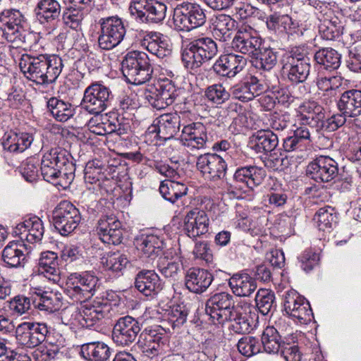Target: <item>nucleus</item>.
Masks as SVG:
<instances>
[{"label":"nucleus","mask_w":361,"mask_h":361,"mask_svg":"<svg viewBox=\"0 0 361 361\" xmlns=\"http://www.w3.org/2000/svg\"><path fill=\"white\" fill-rule=\"evenodd\" d=\"M19 66L25 77L36 83L44 85L54 82L61 73L63 61L57 55L23 54Z\"/></svg>","instance_id":"obj_1"},{"label":"nucleus","mask_w":361,"mask_h":361,"mask_svg":"<svg viewBox=\"0 0 361 361\" xmlns=\"http://www.w3.org/2000/svg\"><path fill=\"white\" fill-rule=\"evenodd\" d=\"M218 53L216 42L211 37H201L186 43L181 50V60L185 68L195 71Z\"/></svg>","instance_id":"obj_2"},{"label":"nucleus","mask_w":361,"mask_h":361,"mask_svg":"<svg viewBox=\"0 0 361 361\" xmlns=\"http://www.w3.org/2000/svg\"><path fill=\"white\" fill-rule=\"evenodd\" d=\"M123 75L130 83L141 85L149 81L153 73L147 54L134 51L126 54L121 63Z\"/></svg>","instance_id":"obj_3"},{"label":"nucleus","mask_w":361,"mask_h":361,"mask_svg":"<svg viewBox=\"0 0 361 361\" xmlns=\"http://www.w3.org/2000/svg\"><path fill=\"white\" fill-rule=\"evenodd\" d=\"M281 71L295 84L305 82L310 71V59L298 47L285 53L281 61Z\"/></svg>","instance_id":"obj_4"},{"label":"nucleus","mask_w":361,"mask_h":361,"mask_svg":"<svg viewBox=\"0 0 361 361\" xmlns=\"http://www.w3.org/2000/svg\"><path fill=\"white\" fill-rule=\"evenodd\" d=\"M66 285L68 296L75 302H82L95 294L101 283L93 271H84L70 274Z\"/></svg>","instance_id":"obj_5"},{"label":"nucleus","mask_w":361,"mask_h":361,"mask_svg":"<svg viewBox=\"0 0 361 361\" xmlns=\"http://www.w3.org/2000/svg\"><path fill=\"white\" fill-rule=\"evenodd\" d=\"M204 9L197 4L183 2L173 10V23L179 31L188 32L202 26L206 23Z\"/></svg>","instance_id":"obj_6"},{"label":"nucleus","mask_w":361,"mask_h":361,"mask_svg":"<svg viewBox=\"0 0 361 361\" xmlns=\"http://www.w3.org/2000/svg\"><path fill=\"white\" fill-rule=\"evenodd\" d=\"M113 97L109 87L94 82L85 90L80 106L91 114L98 115L111 106Z\"/></svg>","instance_id":"obj_7"},{"label":"nucleus","mask_w":361,"mask_h":361,"mask_svg":"<svg viewBox=\"0 0 361 361\" xmlns=\"http://www.w3.org/2000/svg\"><path fill=\"white\" fill-rule=\"evenodd\" d=\"M98 44L101 49L110 50L117 47L124 39L126 29L121 18L117 16L102 18Z\"/></svg>","instance_id":"obj_8"},{"label":"nucleus","mask_w":361,"mask_h":361,"mask_svg":"<svg viewBox=\"0 0 361 361\" xmlns=\"http://www.w3.org/2000/svg\"><path fill=\"white\" fill-rule=\"evenodd\" d=\"M53 224L61 235L71 233L81 221L79 210L69 201L60 202L53 211Z\"/></svg>","instance_id":"obj_9"},{"label":"nucleus","mask_w":361,"mask_h":361,"mask_svg":"<svg viewBox=\"0 0 361 361\" xmlns=\"http://www.w3.org/2000/svg\"><path fill=\"white\" fill-rule=\"evenodd\" d=\"M23 23L25 18L18 10L6 9L0 12V30L8 42L18 43L25 41Z\"/></svg>","instance_id":"obj_10"},{"label":"nucleus","mask_w":361,"mask_h":361,"mask_svg":"<svg viewBox=\"0 0 361 361\" xmlns=\"http://www.w3.org/2000/svg\"><path fill=\"white\" fill-rule=\"evenodd\" d=\"M262 45V39L258 32L247 24L238 27L231 42L233 51L251 57L257 54Z\"/></svg>","instance_id":"obj_11"},{"label":"nucleus","mask_w":361,"mask_h":361,"mask_svg":"<svg viewBox=\"0 0 361 361\" xmlns=\"http://www.w3.org/2000/svg\"><path fill=\"white\" fill-rule=\"evenodd\" d=\"M49 331L45 323L23 322L16 329V338L19 344L26 348H33L42 343L48 336Z\"/></svg>","instance_id":"obj_12"},{"label":"nucleus","mask_w":361,"mask_h":361,"mask_svg":"<svg viewBox=\"0 0 361 361\" xmlns=\"http://www.w3.org/2000/svg\"><path fill=\"white\" fill-rule=\"evenodd\" d=\"M283 310L290 317L301 324H307L313 317L309 302L295 290H289L283 296Z\"/></svg>","instance_id":"obj_13"},{"label":"nucleus","mask_w":361,"mask_h":361,"mask_svg":"<svg viewBox=\"0 0 361 361\" xmlns=\"http://www.w3.org/2000/svg\"><path fill=\"white\" fill-rule=\"evenodd\" d=\"M69 159H73L71 154L66 149L56 147L45 153L41 161V174L43 178L50 183L56 180V175Z\"/></svg>","instance_id":"obj_14"},{"label":"nucleus","mask_w":361,"mask_h":361,"mask_svg":"<svg viewBox=\"0 0 361 361\" xmlns=\"http://www.w3.org/2000/svg\"><path fill=\"white\" fill-rule=\"evenodd\" d=\"M61 8L56 0H39L37 4L36 18L48 35L54 34L60 24Z\"/></svg>","instance_id":"obj_15"},{"label":"nucleus","mask_w":361,"mask_h":361,"mask_svg":"<svg viewBox=\"0 0 361 361\" xmlns=\"http://www.w3.org/2000/svg\"><path fill=\"white\" fill-rule=\"evenodd\" d=\"M234 307L233 296L227 292H220L207 300L205 311L214 322L216 321L218 324H224Z\"/></svg>","instance_id":"obj_16"},{"label":"nucleus","mask_w":361,"mask_h":361,"mask_svg":"<svg viewBox=\"0 0 361 361\" xmlns=\"http://www.w3.org/2000/svg\"><path fill=\"white\" fill-rule=\"evenodd\" d=\"M196 167L204 178L213 181L223 179L227 170L225 158L216 153L200 155L197 159Z\"/></svg>","instance_id":"obj_17"},{"label":"nucleus","mask_w":361,"mask_h":361,"mask_svg":"<svg viewBox=\"0 0 361 361\" xmlns=\"http://www.w3.org/2000/svg\"><path fill=\"white\" fill-rule=\"evenodd\" d=\"M141 330L140 322L129 315L120 317L112 331V339L118 345L128 346L133 343Z\"/></svg>","instance_id":"obj_18"},{"label":"nucleus","mask_w":361,"mask_h":361,"mask_svg":"<svg viewBox=\"0 0 361 361\" xmlns=\"http://www.w3.org/2000/svg\"><path fill=\"white\" fill-rule=\"evenodd\" d=\"M306 173L317 182L328 183L338 176V163L330 157L319 156L307 165Z\"/></svg>","instance_id":"obj_19"},{"label":"nucleus","mask_w":361,"mask_h":361,"mask_svg":"<svg viewBox=\"0 0 361 361\" xmlns=\"http://www.w3.org/2000/svg\"><path fill=\"white\" fill-rule=\"evenodd\" d=\"M250 304L240 301L235 305L231 313L226 317V322H231L229 329L238 334H248L252 329L255 312Z\"/></svg>","instance_id":"obj_20"},{"label":"nucleus","mask_w":361,"mask_h":361,"mask_svg":"<svg viewBox=\"0 0 361 361\" xmlns=\"http://www.w3.org/2000/svg\"><path fill=\"white\" fill-rule=\"evenodd\" d=\"M180 142L190 152L205 149L209 142L207 127L201 122L184 125Z\"/></svg>","instance_id":"obj_21"},{"label":"nucleus","mask_w":361,"mask_h":361,"mask_svg":"<svg viewBox=\"0 0 361 361\" xmlns=\"http://www.w3.org/2000/svg\"><path fill=\"white\" fill-rule=\"evenodd\" d=\"M97 233L104 243L118 245L123 235L121 222L113 214L102 215L97 221Z\"/></svg>","instance_id":"obj_22"},{"label":"nucleus","mask_w":361,"mask_h":361,"mask_svg":"<svg viewBox=\"0 0 361 361\" xmlns=\"http://www.w3.org/2000/svg\"><path fill=\"white\" fill-rule=\"evenodd\" d=\"M325 110L317 102L308 100L302 102L296 109L298 121L303 126H309L321 130L325 118Z\"/></svg>","instance_id":"obj_23"},{"label":"nucleus","mask_w":361,"mask_h":361,"mask_svg":"<svg viewBox=\"0 0 361 361\" xmlns=\"http://www.w3.org/2000/svg\"><path fill=\"white\" fill-rule=\"evenodd\" d=\"M181 123L180 116L178 113H170L161 115L157 118V123L149 126L147 130V134H155V137L164 141L173 138L179 131Z\"/></svg>","instance_id":"obj_24"},{"label":"nucleus","mask_w":361,"mask_h":361,"mask_svg":"<svg viewBox=\"0 0 361 361\" xmlns=\"http://www.w3.org/2000/svg\"><path fill=\"white\" fill-rule=\"evenodd\" d=\"M111 309V303L107 298L97 297L92 302L83 305L81 316L82 325L87 328L92 327L108 314Z\"/></svg>","instance_id":"obj_25"},{"label":"nucleus","mask_w":361,"mask_h":361,"mask_svg":"<svg viewBox=\"0 0 361 361\" xmlns=\"http://www.w3.org/2000/svg\"><path fill=\"white\" fill-rule=\"evenodd\" d=\"M246 63L244 56L229 53L221 55L213 64L212 69L218 75L231 78L242 71Z\"/></svg>","instance_id":"obj_26"},{"label":"nucleus","mask_w":361,"mask_h":361,"mask_svg":"<svg viewBox=\"0 0 361 361\" xmlns=\"http://www.w3.org/2000/svg\"><path fill=\"white\" fill-rule=\"evenodd\" d=\"M179 94V90L169 80L161 81L154 92L147 96L149 102L157 109H163L171 105Z\"/></svg>","instance_id":"obj_27"},{"label":"nucleus","mask_w":361,"mask_h":361,"mask_svg":"<svg viewBox=\"0 0 361 361\" xmlns=\"http://www.w3.org/2000/svg\"><path fill=\"white\" fill-rule=\"evenodd\" d=\"M337 106L341 112L349 118H353L351 122L355 127L360 128L361 121L357 117L361 114V90H350L345 92Z\"/></svg>","instance_id":"obj_28"},{"label":"nucleus","mask_w":361,"mask_h":361,"mask_svg":"<svg viewBox=\"0 0 361 361\" xmlns=\"http://www.w3.org/2000/svg\"><path fill=\"white\" fill-rule=\"evenodd\" d=\"M267 88L263 82L255 76H251L247 80L232 86L230 94L240 101L248 102L261 95Z\"/></svg>","instance_id":"obj_29"},{"label":"nucleus","mask_w":361,"mask_h":361,"mask_svg":"<svg viewBox=\"0 0 361 361\" xmlns=\"http://www.w3.org/2000/svg\"><path fill=\"white\" fill-rule=\"evenodd\" d=\"M209 219L207 214L199 209L190 210L184 219V231L190 238H196L209 231Z\"/></svg>","instance_id":"obj_30"},{"label":"nucleus","mask_w":361,"mask_h":361,"mask_svg":"<svg viewBox=\"0 0 361 361\" xmlns=\"http://www.w3.org/2000/svg\"><path fill=\"white\" fill-rule=\"evenodd\" d=\"M14 233L21 240L35 243L40 242L44 233L42 221L37 216L30 217L19 223L14 228Z\"/></svg>","instance_id":"obj_31"},{"label":"nucleus","mask_w":361,"mask_h":361,"mask_svg":"<svg viewBox=\"0 0 361 361\" xmlns=\"http://www.w3.org/2000/svg\"><path fill=\"white\" fill-rule=\"evenodd\" d=\"M142 45L153 55L164 59L172 53L171 44L168 37L157 32H147L143 37Z\"/></svg>","instance_id":"obj_32"},{"label":"nucleus","mask_w":361,"mask_h":361,"mask_svg":"<svg viewBox=\"0 0 361 361\" xmlns=\"http://www.w3.org/2000/svg\"><path fill=\"white\" fill-rule=\"evenodd\" d=\"M166 338L155 329H145L140 336L138 346L147 356L153 357L163 350Z\"/></svg>","instance_id":"obj_33"},{"label":"nucleus","mask_w":361,"mask_h":361,"mask_svg":"<svg viewBox=\"0 0 361 361\" xmlns=\"http://www.w3.org/2000/svg\"><path fill=\"white\" fill-rule=\"evenodd\" d=\"M285 324L283 319H279L276 323V327L267 326L263 331L261 341L264 350L268 353H278L282 348L283 343L281 341L283 331H290L291 328L290 326H286L283 329L282 324Z\"/></svg>","instance_id":"obj_34"},{"label":"nucleus","mask_w":361,"mask_h":361,"mask_svg":"<svg viewBox=\"0 0 361 361\" xmlns=\"http://www.w3.org/2000/svg\"><path fill=\"white\" fill-rule=\"evenodd\" d=\"M265 177V170L255 165L239 166L233 175L235 182L244 183L251 190L259 185Z\"/></svg>","instance_id":"obj_35"},{"label":"nucleus","mask_w":361,"mask_h":361,"mask_svg":"<svg viewBox=\"0 0 361 361\" xmlns=\"http://www.w3.org/2000/svg\"><path fill=\"white\" fill-rule=\"evenodd\" d=\"M213 281L212 274L207 270L198 268L190 269L185 279L187 288L195 293L204 292Z\"/></svg>","instance_id":"obj_36"},{"label":"nucleus","mask_w":361,"mask_h":361,"mask_svg":"<svg viewBox=\"0 0 361 361\" xmlns=\"http://www.w3.org/2000/svg\"><path fill=\"white\" fill-rule=\"evenodd\" d=\"M157 266L164 277L175 279L182 268L181 257L176 250H168L159 257Z\"/></svg>","instance_id":"obj_37"},{"label":"nucleus","mask_w":361,"mask_h":361,"mask_svg":"<svg viewBox=\"0 0 361 361\" xmlns=\"http://www.w3.org/2000/svg\"><path fill=\"white\" fill-rule=\"evenodd\" d=\"M27 248L22 242H10L1 252L2 259L8 267H23L26 261Z\"/></svg>","instance_id":"obj_38"},{"label":"nucleus","mask_w":361,"mask_h":361,"mask_svg":"<svg viewBox=\"0 0 361 361\" xmlns=\"http://www.w3.org/2000/svg\"><path fill=\"white\" fill-rule=\"evenodd\" d=\"M135 287L143 295L152 296L161 289L159 276L152 270H142L135 278Z\"/></svg>","instance_id":"obj_39"},{"label":"nucleus","mask_w":361,"mask_h":361,"mask_svg":"<svg viewBox=\"0 0 361 361\" xmlns=\"http://www.w3.org/2000/svg\"><path fill=\"white\" fill-rule=\"evenodd\" d=\"M33 140V135L30 133L10 131L4 134L2 145L10 152H23L30 147Z\"/></svg>","instance_id":"obj_40"},{"label":"nucleus","mask_w":361,"mask_h":361,"mask_svg":"<svg viewBox=\"0 0 361 361\" xmlns=\"http://www.w3.org/2000/svg\"><path fill=\"white\" fill-rule=\"evenodd\" d=\"M228 285L233 293L240 297H247L257 288L255 279L244 272L233 274L228 281Z\"/></svg>","instance_id":"obj_41"},{"label":"nucleus","mask_w":361,"mask_h":361,"mask_svg":"<svg viewBox=\"0 0 361 361\" xmlns=\"http://www.w3.org/2000/svg\"><path fill=\"white\" fill-rule=\"evenodd\" d=\"M39 271L50 281H59L61 271L57 254L51 251L42 252L39 259Z\"/></svg>","instance_id":"obj_42"},{"label":"nucleus","mask_w":361,"mask_h":361,"mask_svg":"<svg viewBox=\"0 0 361 361\" xmlns=\"http://www.w3.org/2000/svg\"><path fill=\"white\" fill-rule=\"evenodd\" d=\"M80 356L86 361H106L111 356V349L102 341L84 343L80 347Z\"/></svg>","instance_id":"obj_43"},{"label":"nucleus","mask_w":361,"mask_h":361,"mask_svg":"<svg viewBox=\"0 0 361 361\" xmlns=\"http://www.w3.org/2000/svg\"><path fill=\"white\" fill-rule=\"evenodd\" d=\"M36 297L32 299V305L41 311L54 312L61 307V301L56 293L42 289H35Z\"/></svg>","instance_id":"obj_44"},{"label":"nucleus","mask_w":361,"mask_h":361,"mask_svg":"<svg viewBox=\"0 0 361 361\" xmlns=\"http://www.w3.org/2000/svg\"><path fill=\"white\" fill-rule=\"evenodd\" d=\"M188 187L177 179L166 180L161 181L159 186V192L167 201L175 203L179 198L185 195Z\"/></svg>","instance_id":"obj_45"},{"label":"nucleus","mask_w":361,"mask_h":361,"mask_svg":"<svg viewBox=\"0 0 361 361\" xmlns=\"http://www.w3.org/2000/svg\"><path fill=\"white\" fill-rule=\"evenodd\" d=\"M313 220L319 231L330 233L337 224L338 216L333 207L326 206L317 210Z\"/></svg>","instance_id":"obj_46"},{"label":"nucleus","mask_w":361,"mask_h":361,"mask_svg":"<svg viewBox=\"0 0 361 361\" xmlns=\"http://www.w3.org/2000/svg\"><path fill=\"white\" fill-rule=\"evenodd\" d=\"M138 245L139 249L146 257L154 259L164 253L165 243L162 238L156 235L142 237Z\"/></svg>","instance_id":"obj_47"},{"label":"nucleus","mask_w":361,"mask_h":361,"mask_svg":"<svg viewBox=\"0 0 361 361\" xmlns=\"http://www.w3.org/2000/svg\"><path fill=\"white\" fill-rule=\"evenodd\" d=\"M314 58L317 63L326 70L334 71L341 65V55L330 47L319 49L314 54Z\"/></svg>","instance_id":"obj_48"},{"label":"nucleus","mask_w":361,"mask_h":361,"mask_svg":"<svg viewBox=\"0 0 361 361\" xmlns=\"http://www.w3.org/2000/svg\"><path fill=\"white\" fill-rule=\"evenodd\" d=\"M255 149L257 152H271L279 144V137L272 130H262L253 135Z\"/></svg>","instance_id":"obj_49"},{"label":"nucleus","mask_w":361,"mask_h":361,"mask_svg":"<svg viewBox=\"0 0 361 361\" xmlns=\"http://www.w3.org/2000/svg\"><path fill=\"white\" fill-rule=\"evenodd\" d=\"M47 108L53 117L61 122H65L73 116L71 104L56 97H51L48 100Z\"/></svg>","instance_id":"obj_50"},{"label":"nucleus","mask_w":361,"mask_h":361,"mask_svg":"<svg viewBox=\"0 0 361 361\" xmlns=\"http://www.w3.org/2000/svg\"><path fill=\"white\" fill-rule=\"evenodd\" d=\"M235 20L228 15L219 14L213 22V35L221 41H226L229 31L235 27Z\"/></svg>","instance_id":"obj_51"},{"label":"nucleus","mask_w":361,"mask_h":361,"mask_svg":"<svg viewBox=\"0 0 361 361\" xmlns=\"http://www.w3.org/2000/svg\"><path fill=\"white\" fill-rule=\"evenodd\" d=\"M252 58L255 59V66L264 71L271 70L277 63V52L271 47H262L257 50V54Z\"/></svg>","instance_id":"obj_52"},{"label":"nucleus","mask_w":361,"mask_h":361,"mask_svg":"<svg viewBox=\"0 0 361 361\" xmlns=\"http://www.w3.org/2000/svg\"><path fill=\"white\" fill-rule=\"evenodd\" d=\"M129 262L126 255L120 252L108 253L102 259V264L105 269L118 276L123 274V271Z\"/></svg>","instance_id":"obj_53"},{"label":"nucleus","mask_w":361,"mask_h":361,"mask_svg":"<svg viewBox=\"0 0 361 361\" xmlns=\"http://www.w3.org/2000/svg\"><path fill=\"white\" fill-rule=\"evenodd\" d=\"M351 45L349 49V59L348 60V68L355 73H359L361 70L360 45L359 44L361 37L359 31L350 35Z\"/></svg>","instance_id":"obj_54"},{"label":"nucleus","mask_w":361,"mask_h":361,"mask_svg":"<svg viewBox=\"0 0 361 361\" xmlns=\"http://www.w3.org/2000/svg\"><path fill=\"white\" fill-rule=\"evenodd\" d=\"M65 339L60 335L56 343L49 341L48 345L41 348L39 350L35 351L34 357L38 361H51L54 360L60 350L63 347Z\"/></svg>","instance_id":"obj_55"},{"label":"nucleus","mask_w":361,"mask_h":361,"mask_svg":"<svg viewBox=\"0 0 361 361\" xmlns=\"http://www.w3.org/2000/svg\"><path fill=\"white\" fill-rule=\"evenodd\" d=\"M256 306L263 315H267L275 308V295L269 289H259L255 296Z\"/></svg>","instance_id":"obj_56"},{"label":"nucleus","mask_w":361,"mask_h":361,"mask_svg":"<svg viewBox=\"0 0 361 361\" xmlns=\"http://www.w3.org/2000/svg\"><path fill=\"white\" fill-rule=\"evenodd\" d=\"M75 166L73 159H69L66 165L60 170V173L56 175V180L50 183L56 186L68 188L75 178Z\"/></svg>","instance_id":"obj_57"},{"label":"nucleus","mask_w":361,"mask_h":361,"mask_svg":"<svg viewBox=\"0 0 361 361\" xmlns=\"http://www.w3.org/2000/svg\"><path fill=\"white\" fill-rule=\"evenodd\" d=\"M188 310L185 305L173 306L166 314V320L171 324L173 329H178L187 321Z\"/></svg>","instance_id":"obj_58"},{"label":"nucleus","mask_w":361,"mask_h":361,"mask_svg":"<svg viewBox=\"0 0 361 361\" xmlns=\"http://www.w3.org/2000/svg\"><path fill=\"white\" fill-rule=\"evenodd\" d=\"M205 97L214 104L219 105L227 101L231 94L221 84H214L204 91Z\"/></svg>","instance_id":"obj_59"},{"label":"nucleus","mask_w":361,"mask_h":361,"mask_svg":"<svg viewBox=\"0 0 361 361\" xmlns=\"http://www.w3.org/2000/svg\"><path fill=\"white\" fill-rule=\"evenodd\" d=\"M152 0H131L129 11L137 20L148 23V16Z\"/></svg>","instance_id":"obj_60"},{"label":"nucleus","mask_w":361,"mask_h":361,"mask_svg":"<svg viewBox=\"0 0 361 361\" xmlns=\"http://www.w3.org/2000/svg\"><path fill=\"white\" fill-rule=\"evenodd\" d=\"M237 348L240 354L247 357L260 352L259 341L257 338L253 336L241 338L238 342Z\"/></svg>","instance_id":"obj_61"},{"label":"nucleus","mask_w":361,"mask_h":361,"mask_svg":"<svg viewBox=\"0 0 361 361\" xmlns=\"http://www.w3.org/2000/svg\"><path fill=\"white\" fill-rule=\"evenodd\" d=\"M212 149L216 152H225L226 154L224 158H225L226 161L230 157L234 165L240 166L241 164L240 157H242V154L233 149L228 140H223L215 142L212 146Z\"/></svg>","instance_id":"obj_62"},{"label":"nucleus","mask_w":361,"mask_h":361,"mask_svg":"<svg viewBox=\"0 0 361 361\" xmlns=\"http://www.w3.org/2000/svg\"><path fill=\"white\" fill-rule=\"evenodd\" d=\"M319 28L322 37L326 40H334L341 34V26L336 20H325Z\"/></svg>","instance_id":"obj_63"},{"label":"nucleus","mask_w":361,"mask_h":361,"mask_svg":"<svg viewBox=\"0 0 361 361\" xmlns=\"http://www.w3.org/2000/svg\"><path fill=\"white\" fill-rule=\"evenodd\" d=\"M167 7L165 4L157 0H152L148 16V23H159L166 18Z\"/></svg>","instance_id":"obj_64"}]
</instances>
